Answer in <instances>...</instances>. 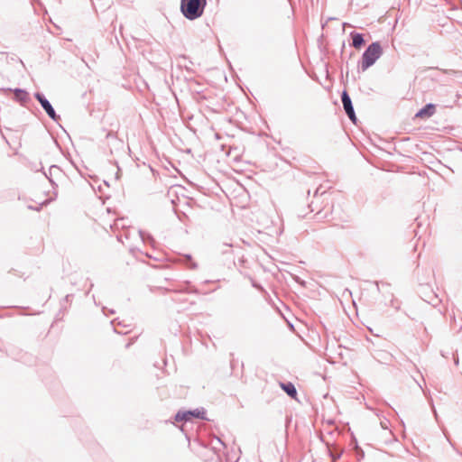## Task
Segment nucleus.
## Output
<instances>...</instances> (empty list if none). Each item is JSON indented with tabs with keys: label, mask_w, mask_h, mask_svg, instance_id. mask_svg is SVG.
Wrapping results in <instances>:
<instances>
[{
	"label": "nucleus",
	"mask_w": 462,
	"mask_h": 462,
	"mask_svg": "<svg viewBox=\"0 0 462 462\" xmlns=\"http://www.w3.org/2000/svg\"><path fill=\"white\" fill-rule=\"evenodd\" d=\"M207 0H180V12L182 15L193 21L202 16Z\"/></svg>",
	"instance_id": "1"
},
{
	"label": "nucleus",
	"mask_w": 462,
	"mask_h": 462,
	"mask_svg": "<svg viewBox=\"0 0 462 462\" xmlns=\"http://www.w3.org/2000/svg\"><path fill=\"white\" fill-rule=\"evenodd\" d=\"M383 49L379 42H372L362 54L359 68L362 71H365L373 66L376 60L382 56Z\"/></svg>",
	"instance_id": "2"
},
{
	"label": "nucleus",
	"mask_w": 462,
	"mask_h": 462,
	"mask_svg": "<svg viewBox=\"0 0 462 462\" xmlns=\"http://www.w3.org/2000/svg\"><path fill=\"white\" fill-rule=\"evenodd\" d=\"M34 97L41 104L42 109L46 112V114L49 116L51 119H52L55 122H57L60 119V116L56 114L52 105L42 93H34Z\"/></svg>",
	"instance_id": "3"
},
{
	"label": "nucleus",
	"mask_w": 462,
	"mask_h": 462,
	"mask_svg": "<svg viewBox=\"0 0 462 462\" xmlns=\"http://www.w3.org/2000/svg\"><path fill=\"white\" fill-rule=\"evenodd\" d=\"M341 101L343 104L344 110L348 116V118L351 120L352 123L356 124L357 121L355 109L353 106V103L351 100V97L346 90H343L341 93Z\"/></svg>",
	"instance_id": "4"
},
{
	"label": "nucleus",
	"mask_w": 462,
	"mask_h": 462,
	"mask_svg": "<svg viewBox=\"0 0 462 462\" xmlns=\"http://www.w3.org/2000/svg\"><path fill=\"white\" fill-rule=\"evenodd\" d=\"M192 418H198L205 420V411L204 410H193V411H179L175 415V420L176 421H185L188 422L191 420Z\"/></svg>",
	"instance_id": "5"
},
{
	"label": "nucleus",
	"mask_w": 462,
	"mask_h": 462,
	"mask_svg": "<svg viewBox=\"0 0 462 462\" xmlns=\"http://www.w3.org/2000/svg\"><path fill=\"white\" fill-rule=\"evenodd\" d=\"M165 291L180 292V293H198V290L190 284L189 282H185L181 284L171 288L164 289Z\"/></svg>",
	"instance_id": "6"
},
{
	"label": "nucleus",
	"mask_w": 462,
	"mask_h": 462,
	"mask_svg": "<svg viewBox=\"0 0 462 462\" xmlns=\"http://www.w3.org/2000/svg\"><path fill=\"white\" fill-rule=\"evenodd\" d=\"M436 108L435 105L430 103L424 106L421 109H420L415 116L419 118H429L435 114Z\"/></svg>",
	"instance_id": "7"
},
{
	"label": "nucleus",
	"mask_w": 462,
	"mask_h": 462,
	"mask_svg": "<svg viewBox=\"0 0 462 462\" xmlns=\"http://www.w3.org/2000/svg\"><path fill=\"white\" fill-rule=\"evenodd\" d=\"M350 37L352 39V46L355 48V49H361L365 43V41L364 39V35L360 32H350Z\"/></svg>",
	"instance_id": "8"
},
{
	"label": "nucleus",
	"mask_w": 462,
	"mask_h": 462,
	"mask_svg": "<svg viewBox=\"0 0 462 462\" xmlns=\"http://www.w3.org/2000/svg\"><path fill=\"white\" fill-rule=\"evenodd\" d=\"M281 387L288 394V396L293 399L296 398L297 390L292 383H281Z\"/></svg>",
	"instance_id": "9"
},
{
	"label": "nucleus",
	"mask_w": 462,
	"mask_h": 462,
	"mask_svg": "<svg viewBox=\"0 0 462 462\" xmlns=\"http://www.w3.org/2000/svg\"><path fill=\"white\" fill-rule=\"evenodd\" d=\"M14 96H15V99L17 101L21 102L22 104H24L29 100L28 93L25 90L21 89V88L14 89Z\"/></svg>",
	"instance_id": "10"
},
{
	"label": "nucleus",
	"mask_w": 462,
	"mask_h": 462,
	"mask_svg": "<svg viewBox=\"0 0 462 462\" xmlns=\"http://www.w3.org/2000/svg\"><path fill=\"white\" fill-rule=\"evenodd\" d=\"M56 172H60V169L57 165H51L49 169V173L44 172L45 177L50 180V182L52 185H54V181L51 179V176Z\"/></svg>",
	"instance_id": "11"
},
{
	"label": "nucleus",
	"mask_w": 462,
	"mask_h": 462,
	"mask_svg": "<svg viewBox=\"0 0 462 462\" xmlns=\"http://www.w3.org/2000/svg\"><path fill=\"white\" fill-rule=\"evenodd\" d=\"M138 235H139L140 238L143 240V242H144V243L149 242V243L152 244L154 242V240L151 235L146 234L145 232H143L142 230L138 231Z\"/></svg>",
	"instance_id": "12"
},
{
	"label": "nucleus",
	"mask_w": 462,
	"mask_h": 462,
	"mask_svg": "<svg viewBox=\"0 0 462 462\" xmlns=\"http://www.w3.org/2000/svg\"><path fill=\"white\" fill-rule=\"evenodd\" d=\"M432 409H433L434 415H435V417H436V419H437V418H438V414H437V411H436V410H435L434 406H432Z\"/></svg>",
	"instance_id": "13"
},
{
	"label": "nucleus",
	"mask_w": 462,
	"mask_h": 462,
	"mask_svg": "<svg viewBox=\"0 0 462 462\" xmlns=\"http://www.w3.org/2000/svg\"><path fill=\"white\" fill-rule=\"evenodd\" d=\"M381 425L383 429H387V425L385 422H381Z\"/></svg>",
	"instance_id": "14"
},
{
	"label": "nucleus",
	"mask_w": 462,
	"mask_h": 462,
	"mask_svg": "<svg viewBox=\"0 0 462 462\" xmlns=\"http://www.w3.org/2000/svg\"><path fill=\"white\" fill-rule=\"evenodd\" d=\"M190 267H191L192 269H196V268H197V264H196L195 263H192Z\"/></svg>",
	"instance_id": "15"
},
{
	"label": "nucleus",
	"mask_w": 462,
	"mask_h": 462,
	"mask_svg": "<svg viewBox=\"0 0 462 462\" xmlns=\"http://www.w3.org/2000/svg\"><path fill=\"white\" fill-rule=\"evenodd\" d=\"M70 297H71V295H66V296H65V300H66V301H69V298H70Z\"/></svg>",
	"instance_id": "16"
},
{
	"label": "nucleus",
	"mask_w": 462,
	"mask_h": 462,
	"mask_svg": "<svg viewBox=\"0 0 462 462\" xmlns=\"http://www.w3.org/2000/svg\"><path fill=\"white\" fill-rule=\"evenodd\" d=\"M30 209H34L33 206H29ZM35 210H39V208H35Z\"/></svg>",
	"instance_id": "17"
},
{
	"label": "nucleus",
	"mask_w": 462,
	"mask_h": 462,
	"mask_svg": "<svg viewBox=\"0 0 462 462\" xmlns=\"http://www.w3.org/2000/svg\"><path fill=\"white\" fill-rule=\"evenodd\" d=\"M2 346H3V342L0 340V350H2V351H3V349H2Z\"/></svg>",
	"instance_id": "18"
},
{
	"label": "nucleus",
	"mask_w": 462,
	"mask_h": 462,
	"mask_svg": "<svg viewBox=\"0 0 462 462\" xmlns=\"http://www.w3.org/2000/svg\"><path fill=\"white\" fill-rule=\"evenodd\" d=\"M217 441H218L221 445H224L220 439H217Z\"/></svg>",
	"instance_id": "19"
},
{
	"label": "nucleus",
	"mask_w": 462,
	"mask_h": 462,
	"mask_svg": "<svg viewBox=\"0 0 462 462\" xmlns=\"http://www.w3.org/2000/svg\"><path fill=\"white\" fill-rule=\"evenodd\" d=\"M187 258L191 261V256L190 255H187Z\"/></svg>",
	"instance_id": "20"
},
{
	"label": "nucleus",
	"mask_w": 462,
	"mask_h": 462,
	"mask_svg": "<svg viewBox=\"0 0 462 462\" xmlns=\"http://www.w3.org/2000/svg\"><path fill=\"white\" fill-rule=\"evenodd\" d=\"M145 256L150 257V258L152 257L149 254H145Z\"/></svg>",
	"instance_id": "21"
}]
</instances>
